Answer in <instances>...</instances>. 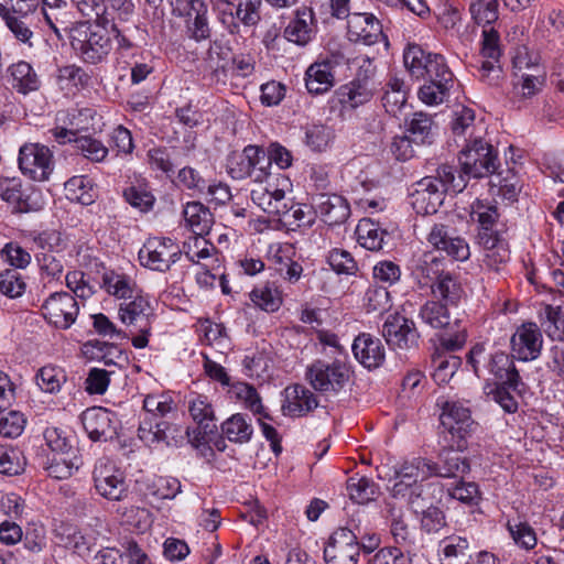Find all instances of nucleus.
<instances>
[{"instance_id":"1","label":"nucleus","mask_w":564,"mask_h":564,"mask_svg":"<svg viewBox=\"0 0 564 564\" xmlns=\"http://www.w3.org/2000/svg\"><path fill=\"white\" fill-rule=\"evenodd\" d=\"M250 197L260 209L276 218L290 230L311 227L315 221L316 212L313 207L294 203L293 198L279 187V183L257 185L251 189Z\"/></svg>"},{"instance_id":"2","label":"nucleus","mask_w":564,"mask_h":564,"mask_svg":"<svg viewBox=\"0 0 564 564\" xmlns=\"http://www.w3.org/2000/svg\"><path fill=\"white\" fill-rule=\"evenodd\" d=\"M109 29H115V20L101 18L73 24L68 29V39L75 54L85 63L96 65L104 62L112 51V37Z\"/></svg>"},{"instance_id":"3","label":"nucleus","mask_w":564,"mask_h":564,"mask_svg":"<svg viewBox=\"0 0 564 564\" xmlns=\"http://www.w3.org/2000/svg\"><path fill=\"white\" fill-rule=\"evenodd\" d=\"M465 187L464 175L456 176L454 167L444 164L437 169L436 175L425 176L417 182L411 204L417 214L432 215L443 204L446 192L460 193Z\"/></svg>"},{"instance_id":"4","label":"nucleus","mask_w":564,"mask_h":564,"mask_svg":"<svg viewBox=\"0 0 564 564\" xmlns=\"http://www.w3.org/2000/svg\"><path fill=\"white\" fill-rule=\"evenodd\" d=\"M351 375L350 367L338 359L314 360L305 371V378L311 387L325 395H337L349 383Z\"/></svg>"},{"instance_id":"5","label":"nucleus","mask_w":564,"mask_h":564,"mask_svg":"<svg viewBox=\"0 0 564 564\" xmlns=\"http://www.w3.org/2000/svg\"><path fill=\"white\" fill-rule=\"evenodd\" d=\"M497 152L481 137L466 139V144L458 154L460 173L466 182L468 178H480L491 175L497 170Z\"/></svg>"},{"instance_id":"6","label":"nucleus","mask_w":564,"mask_h":564,"mask_svg":"<svg viewBox=\"0 0 564 564\" xmlns=\"http://www.w3.org/2000/svg\"><path fill=\"white\" fill-rule=\"evenodd\" d=\"M227 172L234 180L250 177L256 185L271 182L268 172L265 150L257 145H247L242 152H234L227 159Z\"/></svg>"},{"instance_id":"7","label":"nucleus","mask_w":564,"mask_h":564,"mask_svg":"<svg viewBox=\"0 0 564 564\" xmlns=\"http://www.w3.org/2000/svg\"><path fill=\"white\" fill-rule=\"evenodd\" d=\"M97 492L108 500L120 501L128 492L123 470L108 457L97 459L93 470Z\"/></svg>"},{"instance_id":"8","label":"nucleus","mask_w":564,"mask_h":564,"mask_svg":"<svg viewBox=\"0 0 564 564\" xmlns=\"http://www.w3.org/2000/svg\"><path fill=\"white\" fill-rule=\"evenodd\" d=\"M426 242L436 251L444 252L455 261H466L470 257V248L465 238L458 235L455 227L435 223L426 234Z\"/></svg>"},{"instance_id":"9","label":"nucleus","mask_w":564,"mask_h":564,"mask_svg":"<svg viewBox=\"0 0 564 564\" xmlns=\"http://www.w3.org/2000/svg\"><path fill=\"white\" fill-rule=\"evenodd\" d=\"M481 37L480 56L482 61L478 68L479 77L484 83L496 86L502 78L500 35L496 29L490 26L482 29Z\"/></svg>"},{"instance_id":"10","label":"nucleus","mask_w":564,"mask_h":564,"mask_svg":"<svg viewBox=\"0 0 564 564\" xmlns=\"http://www.w3.org/2000/svg\"><path fill=\"white\" fill-rule=\"evenodd\" d=\"M0 198L15 213L39 212L44 206L41 192L33 187H23L18 177H0Z\"/></svg>"},{"instance_id":"11","label":"nucleus","mask_w":564,"mask_h":564,"mask_svg":"<svg viewBox=\"0 0 564 564\" xmlns=\"http://www.w3.org/2000/svg\"><path fill=\"white\" fill-rule=\"evenodd\" d=\"M441 409V425L453 440H457V448H464V440L471 433L475 425L469 406L459 400H446Z\"/></svg>"},{"instance_id":"12","label":"nucleus","mask_w":564,"mask_h":564,"mask_svg":"<svg viewBox=\"0 0 564 564\" xmlns=\"http://www.w3.org/2000/svg\"><path fill=\"white\" fill-rule=\"evenodd\" d=\"M181 256V248L171 238H150L139 251L141 264L160 272L170 270Z\"/></svg>"},{"instance_id":"13","label":"nucleus","mask_w":564,"mask_h":564,"mask_svg":"<svg viewBox=\"0 0 564 564\" xmlns=\"http://www.w3.org/2000/svg\"><path fill=\"white\" fill-rule=\"evenodd\" d=\"M360 555L358 535L349 528H338L324 549L326 564H357Z\"/></svg>"},{"instance_id":"14","label":"nucleus","mask_w":564,"mask_h":564,"mask_svg":"<svg viewBox=\"0 0 564 564\" xmlns=\"http://www.w3.org/2000/svg\"><path fill=\"white\" fill-rule=\"evenodd\" d=\"M21 172L36 182L47 181L53 172V154L51 150L39 143H26L19 151Z\"/></svg>"},{"instance_id":"15","label":"nucleus","mask_w":564,"mask_h":564,"mask_svg":"<svg viewBox=\"0 0 564 564\" xmlns=\"http://www.w3.org/2000/svg\"><path fill=\"white\" fill-rule=\"evenodd\" d=\"M42 312L50 324L61 329H67L75 323L79 305L70 293L56 292L44 301Z\"/></svg>"},{"instance_id":"16","label":"nucleus","mask_w":564,"mask_h":564,"mask_svg":"<svg viewBox=\"0 0 564 564\" xmlns=\"http://www.w3.org/2000/svg\"><path fill=\"white\" fill-rule=\"evenodd\" d=\"M435 474L434 462L424 457H412L405 459L399 467L394 468V482L391 492L394 497L405 496L410 487L424 481Z\"/></svg>"},{"instance_id":"17","label":"nucleus","mask_w":564,"mask_h":564,"mask_svg":"<svg viewBox=\"0 0 564 564\" xmlns=\"http://www.w3.org/2000/svg\"><path fill=\"white\" fill-rule=\"evenodd\" d=\"M382 335L392 348L410 349L417 346L419 332L415 323L400 313L390 314L382 325Z\"/></svg>"},{"instance_id":"18","label":"nucleus","mask_w":564,"mask_h":564,"mask_svg":"<svg viewBox=\"0 0 564 564\" xmlns=\"http://www.w3.org/2000/svg\"><path fill=\"white\" fill-rule=\"evenodd\" d=\"M511 348L522 361L538 358L542 348V334L535 323H523L511 337Z\"/></svg>"},{"instance_id":"19","label":"nucleus","mask_w":564,"mask_h":564,"mask_svg":"<svg viewBox=\"0 0 564 564\" xmlns=\"http://www.w3.org/2000/svg\"><path fill=\"white\" fill-rule=\"evenodd\" d=\"M337 56H332L311 64L305 72V87L311 95H324L335 86L334 68Z\"/></svg>"},{"instance_id":"20","label":"nucleus","mask_w":564,"mask_h":564,"mask_svg":"<svg viewBox=\"0 0 564 564\" xmlns=\"http://www.w3.org/2000/svg\"><path fill=\"white\" fill-rule=\"evenodd\" d=\"M188 411L193 420L198 424V430L194 431L193 438L189 440L193 446L198 447L207 442V436L217 431L214 409L206 397L196 395L189 401Z\"/></svg>"},{"instance_id":"21","label":"nucleus","mask_w":564,"mask_h":564,"mask_svg":"<svg viewBox=\"0 0 564 564\" xmlns=\"http://www.w3.org/2000/svg\"><path fill=\"white\" fill-rule=\"evenodd\" d=\"M151 304L141 294H135L133 297L123 301L118 308V317L123 325L144 332H150L151 329Z\"/></svg>"},{"instance_id":"22","label":"nucleus","mask_w":564,"mask_h":564,"mask_svg":"<svg viewBox=\"0 0 564 564\" xmlns=\"http://www.w3.org/2000/svg\"><path fill=\"white\" fill-rule=\"evenodd\" d=\"M113 421L115 414L104 408H90L82 414L83 426L94 442L107 441L116 435Z\"/></svg>"},{"instance_id":"23","label":"nucleus","mask_w":564,"mask_h":564,"mask_svg":"<svg viewBox=\"0 0 564 564\" xmlns=\"http://www.w3.org/2000/svg\"><path fill=\"white\" fill-rule=\"evenodd\" d=\"M285 400L282 404L284 415L300 417L318 406L317 397L305 386L295 383L284 390Z\"/></svg>"},{"instance_id":"24","label":"nucleus","mask_w":564,"mask_h":564,"mask_svg":"<svg viewBox=\"0 0 564 564\" xmlns=\"http://www.w3.org/2000/svg\"><path fill=\"white\" fill-rule=\"evenodd\" d=\"M470 217L478 224L477 242L479 245H487L490 238L500 236L495 229L499 219L497 206L476 199L470 206Z\"/></svg>"},{"instance_id":"25","label":"nucleus","mask_w":564,"mask_h":564,"mask_svg":"<svg viewBox=\"0 0 564 564\" xmlns=\"http://www.w3.org/2000/svg\"><path fill=\"white\" fill-rule=\"evenodd\" d=\"M351 349L358 362L367 369L380 367L386 358L381 340L367 333H362L355 338Z\"/></svg>"},{"instance_id":"26","label":"nucleus","mask_w":564,"mask_h":564,"mask_svg":"<svg viewBox=\"0 0 564 564\" xmlns=\"http://www.w3.org/2000/svg\"><path fill=\"white\" fill-rule=\"evenodd\" d=\"M350 40L366 45L377 43L382 36V25L371 13H354L348 19Z\"/></svg>"},{"instance_id":"27","label":"nucleus","mask_w":564,"mask_h":564,"mask_svg":"<svg viewBox=\"0 0 564 564\" xmlns=\"http://www.w3.org/2000/svg\"><path fill=\"white\" fill-rule=\"evenodd\" d=\"M313 204L328 226L340 225L347 220L350 215V208L347 200L340 195L318 194L313 198Z\"/></svg>"},{"instance_id":"28","label":"nucleus","mask_w":564,"mask_h":564,"mask_svg":"<svg viewBox=\"0 0 564 564\" xmlns=\"http://www.w3.org/2000/svg\"><path fill=\"white\" fill-rule=\"evenodd\" d=\"M463 448H457V440H453L449 446L444 447L438 453V463H434V476L451 478L458 477L469 470V463L460 454Z\"/></svg>"},{"instance_id":"29","label":"nucleus","mask_w":564,"mask_h":564,"mask_svg":"<svg viewBox=\"0 0 564 564\" xmlns=\"http://www.w3.org/2000/svg\"><path fill=\"white\" fill-rule=\"evenodd\" d=\"M373 82L369 78L356 77L337 90L339 102L347 108L355 109L369 102L375 94Z\"/></svg>"},{"instance_id":"30","label":"nucleus","mask_w":564,"mask_h":564,"mask_svg":"<svg viewBox=\"0 0 564 564\" xmlns=\"http://www.w3.org/2000/svg\"><path fill=\"white\" fill-rule=\"evenodd\" d=\"M7 73L9 83L19 94L28 95L29 93L37 90L41 86V80L36 72L32 65L25 61H19L10 65Z\"/></svg>"},{"instance_id":"31","label":"nucleus","mask_w":564,"mask_h":564,"mask_svg":"<svg viewBox=\"0 0 564 564\" xmlns=\"http://www.w3.org/2000/svg\"><path fill=\"white\" fill-rule=\"evenodd\" d=\"M446 271L444 270V259L432 252H424L413 264L412 274L421 285H430L440 280Z\"/></svg>"},{"instance_id":"32","label":"nucleus","mask_w":564,"mask_h":564,"mask_svg":"<svg viewBox=\"0 0 564 564\" xmlns=\"http://www.w3.org/2000/svg\"><path fill=\"white\" fill-rule=\"evenodd\" d=\"M405 131L415 144H431L437 133V124L432 116L417 111L405 120Z\"/></svg>"},{"instance_id":"33","label":"nucleus","mask_w":564,"mask_h":564,"mask_svg":"<svg viewBox=\"0 0 564 564\" xmlns=\"http://www.w3.org/2000/svg\"><path fill=\"white\" fill-rule=\"evenodd\" d=\"M187 12V32L189 37L202 42L210 37L212 29L207 19V7L203 0H189Z\"/></svg>"},{"instance_id":"34","label":"nucleus","mask_w":564,"mask_h":564,"mask_svg":"<svg viewBox=\"0 0 564 564\" xmlns=\"http://www.w3.org/2000/svg\"><path fill=\"white\" fill-rule=\"evenodd\" d=\"M490 360L489 375L517 391L521 384V378L510 356L502 351H496L491 352Z\"/></svg>"},{"instance_id":"35","label":"nucleus","mask_w":564,"mask_h":564,"mask_svg":"<svg viewBox=\"0 0 564 564\" xmlns=\"http://www.w3.org/2000/svg\"><path fill=\"white\" fill-rule=\"evenodd\" d=\"M205 236L193 234L183 242L182 253L193 263L218 262L217 249Z\"/></svg>"},{"instance_id":"36","label":"nucleus","mask_w":564,"mask_h":564,"mask_svg":"<svg viewBox=\"0 0 564 564\" xmlns=\"http://www.w3.org/2000/svg\"><path fill=\"white\" fill-rule=\"evenodd\" d=\"M186 225L195 235H208L214 224L210 210L200 202H189L183 209Z\"/></svg>"},{"instance_id":"37","label":"nucleus","mask_w":564,"mask_h":564,"mask_svg":"<svg viewBox=\"0 0 564 564\" xmlns=\"http://www.w3.org/2000/svg\"><path fill=\"white\" fill-rule=\"evenodd\" d=\"M431 290L436 301H441L447 307L457 306L464 295L460 282L451 272H446L440 280L432 283Z\"/></svg>"},{"instance_id":"38","label":"nucleus","mask_w":564,"mask_h":564,"mask_svg":"<svg viewBox=\"0 0 564 564\" xmlns=\"http://www.w3.org/2000/svg\"><path fill=\"white\" fill-rule=\"evenodd\" d=\"M313 11L307 7L296 10L295 18L284 30L285 37L299 45H305L311 40Z\"/></svg>"},{"instance_id":"39","label":"nucleus","mask_w":564,"mask_h":564,"mask_svg":"<svg viewBox=\"0 0 564 564\" xmlns=\"http://www.w3.org/2000/svg\"><path fill=\"white\" fill-rule=\"evenodd\" d=\"M82 459L77 454V451L66 454H53L48 458L45 470L48 476L58 480L69 478L75 471H77L82 465Z\"/></svg>"},{"instance_id":"40","label":"nucleus","mask_w":564,"mask_h":564,"mask_svg":"<svg viewBox=\"0 0 564 564\" xmlns=\"http://www.w3.org/2000/svg\"><path fill=\"white\" fill-rule=\"evenodd\" d=\"M435 54L425 51L419 44H409L403 53L404 66L413 77L417 79L425 78L426 68Z\"/></svg>"},{"instance_id":"41","label":"nucleus","mask_w":564,"mask_h":564,"mask_svg":"<svg viewBox=\"0 0 564 564\" xmlns=\"http://www.w3.org/2000/svg\"><path fill=\"white\" fill-rule=\"evenodd\" d=\"M419 317L424 324L435 329H446L451 327L448 307L441 301H426L420 308Z\"/></svg>"},{"instance_id":"42","label":"nucleus","mask_w":564,"mask_h":564,"mask_svg":"<svg viewBox=\"0 0 564 564\" xmlns=\"http://www.w3.org/2000/svg\"><path fill=\"white\" fill-rule=\"evenodd\" d=\"M460 365L459 357L437 350L432 357L434 381L440 386L449 382Z\"/></svg>"},{"instance_id":"43","label":"nucleus","mask_w":564,"mask_h":564,"mask_svg":"<svg viewBox=\"0 0 564 564\" xmlns=\"http://www.w3.org/2000/svg\"><path fill=\"white\" fill-rule=\"evenodd\" d=\"M484 248V264L495 271H499L510 259L508 245L500 236L490 238L487 245H480Z\"/></svg>"},{"instance_id":"44","label":"nucleus","mask_w":564,"mask_h":564,"mask_svg":"<svg viewBox=\"0 0 564 564\" xmlns=\"http://www.w3.org/2000/svg\"><path fill=\"white\" fill-rule=\"evenodd\" d=\"M102 286L109 294L124 301L138 294L135 292V283L128 275L113 271L104 273Z\"/></svg>"},{"instance_id":"45","label":"nucleus","mask_w":564,"mask_h":564,"mask_svg":"<svg viewBox=\"0 0 564 564\" xmlns=\"http://www.w3.org/2000/svg\"><path fill=\"white\" fill-rule=\"evenodd\" d=\"M0 17L4 20L6 25L19 42L26 44L29 47L33 46L31 41L33 37V31L31 30L30 23L28 22L29 17L12 14V12H9L8 8L1 3Z\"/></svg>"},{"instance_id":"46","label":"nucleus","mask_w":564,"mask_h":564,"mask_svg":"<svg viewBox=\"0 0 564 564\" xmlns=\"http://www.w3.org/2000/svg\"><path fill=\"white\" fill-rule=\"evenodd\" d=\"M224 435L234 443H247L251 440L253 429L241 413H236L221 424Z\"/></svg>"},{"instance_id":"47","label":"nucleus","mask_w":564,"mask_h":564,"mask_svg":"<svg viewBox=\"0 0 564 564\" xmlns=\"http://www.w3.org/2000/svg\"><path fill=\"white\" fill-rule=\"evenodd\" d=\"M356 232L360 246L370 251L380 250L383 245L384 236H387V232L384 230H381L370 219L360 220L357 226Z\"/></svg>"},{"instance_id":"48","label":"nucleus","mask_w":564,"mask_h":564,"mask_svg":"<svg viewBox=\"0 0 564 564\" xmlns=\"http://www.w3.org/2000/svg\"><path fill=\"white\" fill-rule=\"evenodd\" d=\"M250 300L259 308L271 313L276 312L282 304L280 291L270 283L253 289L250 293Z\"/></svg>"},{"instance_id":"49","label":"nucleus","mask_w":564,"mask_h":564,"mask_svg":"<svg viewBox=\"0 0 564 564\" xmlns=\"http://www.w3.org/2000/svg\"><path fill=\"white\" fill-rule=\"evenodd\" d=\"M497 0H471L469 12L476 24L490 28L499 18Z\"/></svg>"},{"instance_id":"50","label":"nucleus","mask_w":564,"mask_h":564,"mask_svg":"<svg viewBox=\"0 0 564 564\" xmlns=\"http://www.w3.org/2000/svg\"><path fill=\"white\" fill-rule=\"evenodd\" d=\"M506 525L513 542L520 549L529 551L536 545L535 531L528 522L508 520Z\"/></svg>"},{"instance_id":"51","label":"nucleus","mask_w":564,"mask_h":564,"mask_svg":"<svg viewBox=\"0 0 564 564\" xmlns=\"http://www.w3.org/2000/svg\"><path fill=\"white\" fill-rule=\"evenodd\" d=\"M75 149L91 162H102L107 158L109 150L100 141L90 135H79L74 138Z\"/></svg>"},{"instance_id":"52","label":"nucleus","mask_w":564,"mask_h":564,"mask_svg":"<svg viewBox=\"0 0 564 564\" xmlns=\"http://www.w3.org/2000/svg\"><path fill=\"white\" fill-rule=\"evenodd\" d=\"M65 382V371L56 366H44L36 375L37 386L41 390L48 393L58 392Z\"/></svg>"},{"instance_id":"53","label":"nucleus","mask_w":564,"mask_h":564,"mask_svg":"<svg viewBox=\"0 0 564 564\" xmlns=\"http://www.w3.org/2000/svg\"><path fill=\"white\" fill-rule=\"evenodd\" d=\"M453 83H445L443 79L427 80L419 89V98L429 106L440 105L448 96Z\"/></svg>"},{"instance_id":"54","label":"nucleus","mask_w":564,"mask_h":564,"mask_svg":"<svg viewBox=\"0 0 564 564\" xmlns=\"http://www.w3.org/2000/svg\"><path fill=\"white\" fill-rule=\"evenodd\" d=\"M391 534L395 544H398L400 549H403L408 554L414 551L415 539L413 533L411 532L408 523L405 522L403 516L392 513L391 519Z\"/></svg>"},{"instance_id":"55","label":"nucleus","mask_w":564,"mask_h":564,"mask_svg":"<svg viewBox=\"0 0 564 564\" xmlns=\"http://www.w3.org/2000/svg\"><path fill=\"white\" fill-rule=\"evenodd\" d=\"M26 283L23 275L15 269H7L0 272V293L15 299L23 295Z\"/></svg>"},{"instance_id":"56","label":"nucleus","mask_w":564,"mask_h":564,"mask_svg":"<svg viewBox=\"0 0 564 564\" xmlns=\"http://www.w3.org/2000/svg\"><path fill=\"white\" fill-rule=\"evenodd\" d=\"M26 465L25 457L19 448L0 446V473L4 475H19Z\"/></svg>"},{"instance_id":"57","label":"nucleus","mask_w":564,"mask_h":564,"mask_svg":"<svg viewBox=\"0 0 564 564\" xmlns=\"http://www.w3.org/2000/svg\"><path fill=\"white\" fill-rule=\"evenodd\" d=\"M349 497L357 503H367L373 500L378 494L377 485L369 478H350L347 485Z\"/></svg>"},{"instance_id":"58","label":"nucleus","mask_w":564,"mask_h":564,"mask_svg":"<svg viewBox=\"0 0 564 564\" xmlns=\"http://www.w3.org/2000/svg\"><path fill=\"white\" fill-rule=\"evenodd\" d=\"M36 261L42 276L58 280L64 271V257L61 253L37 252Z\"/></svg>"},{"instance_id":"59","label":"nucleus","mask_w":564,"mask_h":564,"mask_svg":"<svg viewBox=\"0 0 564 564\" xmlns=\"http://www.w3.org/2000/svg\"><path fill=\"white\" fill-rule=\"evenodd\" d=\"M156 429V437L158 444L164 443L167 446H180L185 438L191 437L189 430H183L181 426L176 424H172L165 421L158 422L154 424Z\"/></svg>"},{"instance_id":"60","label":"nucleus","mask_w":564,"mask_h":564,"mask_svg":"<svg viewBox=\"0 0 564 564\" xmlns=\"http://www.w3.org/2000/svg\"><path fill=\"white\" fill-rule=\"evenodd\" d=\"M33 242L40 252L62 253L66 248L63 235L54 229L44 230L33 237Z\"/></svg>"},{"instance_id":"61","label":"nucleus","mask_w":564,"mask_h":564,"mask_svg":"<svg viewBox=\"0 0 564 564\" xmlns=\"http://www.w3.org/2000/svg\"><path fill=\"white\" fill-rule=\"evenodd\" d=\"M469 549V542L466 538L459 535H451L444 538L438 544V553L444 560L452 564V561L460 556H465Z\"/></svg>"},{"instance_id":"62","label":"nucleus","mask_w":564,"mask_h":564,"mask_svg":"<svg viewBox=\"0 0 564 564\" xmlns=\"http://www.w3.org/2000/svg\"><path fill=\"white\" fill-rule=\"evenodd\" d=\"M327 262L332 269L338 274H356L358 264L350 252L335 248L328 252Z\"/></svg>"},{"instance_id":"63","label":"nucleus","mask_w":564,"mask_h":564,"mask_svg":"<svg viewBox=\"0 0 564 564\" xmlns=\"http://www.w3.org/2000/svg\"><path fill=\"white\" fill-rule=\"evenodd\" d=\"M65 189L72 200H77L82 205H89L94 200L90 181L86 176H73L65 183Z\"/></svg>"},{"instance_id":"64","label":"nucleus","mask_w":564,"mask_h":564,"mask_svg":"<svg viewBox=\"0 0 564 564\" xmlns=\"http://www.w3.org/2000/svg\"><path fill=\"white\" fill-rule=\"evenodd\" d=\"M414 555L398 546L383 547L373 555L371 564H411Z\"/></svg>"}]
</instances>
